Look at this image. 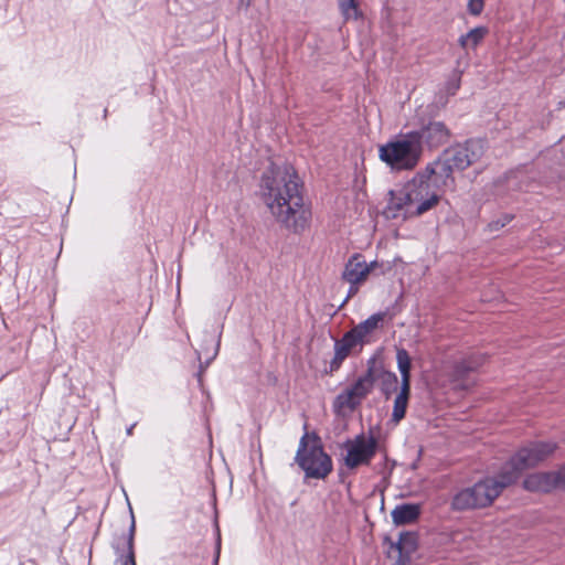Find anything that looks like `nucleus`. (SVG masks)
<instances>
[{"instance_id":"f257e3e1","label":"nucleus","mask_w":565,"mask_h":565,"mask_svg":"<svg viewBox=\"0 0 565 565\" xmlns=\"http://www.w3.org/2000/svg\"><path fill=\"white\" fill-rule=\"evenodd\" d=\"M259 194L275 220L287 228L300 232L309 225L311 211L292 167L273 164L262 177Z\"/></svg>"},{"instance_id":"f03ea898","label":"nucleus","mask_w":565,"mask_h":565,"mask_svg":"<svg viewBox=\"0 0 565 565\" xmlns=\"http://www.w3.org/2000/svg\"><path fill=\"white\" fill-rule=\"evenodd\" d=\"M557 448L553 441H534L521 448L502 468L498 478H487L457 492L451 500L456 511L490 505L502 490L513 483L523 470L547 459Z\"/></svg>"},{"instance_id":"7ed1b4c3","label":"nucleus","mask_w":565,"mask_h":565,"mask_svg":"<svg viewBox=\"0 0 565 565\" xmlns=\"http://www.w3.org/2000/svg\"><path fill=\"white\" fill-rule=\"evenodd\" d=\"M444 188L448 186L437 175L428 171L427 164L401 190L391 192L384 214L387 218L403 220L423 215L439 203V192Z\"/></svg>"},{"instance_id":"20e7f679","label":"nucleus","mask_w":565,"mask_h":565,"mask_svg":"<svg viewBox=\"0 0 565 565\" xmlns=\"http://www.w3.org/2000/svg\"><path fill=\"white\" fill-rule=\"evenodd\" d=\"M484 152L482 140H469L444 151L435 161L428 163V171L437 175L449 188L454 183L455 170H465L478 161Z\"/></svg>"},{"instance_id":"39448f33","label":"nucleus","mask_w":565,"mask_h":565,"mask_svg":"<svg viewBox=\"0 0 565 565\" xmlns=\"http://www.w3.org/2000/svg\"><path fill=\"white\" fill-rule=\"evenodd\" d=\"M423 153L420 137L406 132L379 147V157L393 170H411L417 166Z\"/></svg>"},{"instance_id":"423d86ee","label":"nucleus","mask_w":565,"mask_h":565,"mask_svg":"<svg viewBox=\"0 0 565 565\" xmlns=\"http://www.w3.org/2000/svg\"><path fill=\"white\" fill-rule=\"evenodd\" d=\"M296 460L308 478L323 479L332 470V460L316 435L306 434L301 438Z\"/></svg>"},{"instance_id":"0eeeda50","label":"nucleus","mask_w":565,"mask_h":565,"mask_svg":"<svg viewBox=\"0 0 565 565\" xmlns=\"http://www.w3.org/2000/svg\"><path fill=\"white\" fill-rule=\"evenodd\" d=\"M384 318L383 312L374 313L347 332L341 340L335 341L334 361L342 362L354 349L370 342L372 333L380 328Z\"/></svg>"},{"instance_id":"6e6552de","label":"nucleus","mask_w":565,"mask_h":565,"mask_svg":"<svg viewBox=\"0 0 565 565\" xmlns=\"http://www.w3.org/2000/svg\"><path fill=\"white\" fill-rule=\"evenodd\" d=\"M396 363L401 374V387L394 398L392 420L397 424L405 417L411 394L412 359L405 349H397Z\"/></svg>"},{"instance_id":"1a4fd4ad","label":"nucleus","mask_w":565,"mask_h":565,"mask_svg":"<svg viewBox=\"0 0 565 565\" xmlns=\"http://www.w3.org/2000/svg\"><path fill=\"white\" fill-rule=\"evenodd\" d=\"M374 377L370 370L335 397L333 403L334 411L339 414L354 411L372 391Z\"/></svg>"},{"instance_id":"9d476101","label":"nucleus","mask_w":565,"mask_h":565,"mask_svg":"<svg viewBox=\"0 0 565 565\" xmlns=\"http://www.w3.org/2000/svg\"><path fill=\"white\" fill-rule=\"evenodd\" d=\"M379 266L376 260L367 263L364 256L359 253L348 259L342 271V279L350 285L349 297L358 292L360 286L367 280L371 273L377 269Z\"/></svg>"},{"instance_id":"9b49d317","label":"nucleus","mask_w":565,"mask_h":565,"mask_svg":"<svg viewBox=\"0 0 565 565\" xmlns=\"http://www.w3.org/2000/svg\"><path fill=\"white\" fill-rule=\"evenodd\" d=\"M347 455L344 463L348 468L354 469L362 465H367L376 451V441L372 437L359 435L344 445Z\"/></svg>"},{"instance_id":"f8f14e48","label":"nucleus","mask_w":565,"mask_h":565,"mask_svg":"<svg viewBox=\"0 0 565 565\" xmlns=\"http://www.w3.org/2000/svg\"><path fill=\"white\" fill-rule=\"evenodd\" d=\"M529 491L550 492L557 487H565V466L558 471L535 472L524 479Z\"/></svg>"},{"instance_id":"ddd939ff","label":"nucleus","mask_w":565,"mask_h":565,"mask_svg":"<svg viewBox=\"0 0 565 565\" xmlns=\"http://www.w3.org/2000/svg\"><path fill=\"white\" fill-rule=\"evenodd\" d=\"M420 137V146L426 142L429 147H438L447 141L448 129L440 121H430L420 130H414Z\"/></svg>"},{"instance_id":"4468645a","label":"nucleus","mask_w":565,"mask_h":565,"mask_svg":"<svg viewBox=\"0 0 565 565\" xmlns=\"http://www.w3.org/2000/svg\"><path fill=\"white\" fill-rule=\"evenodd\" d=\"M129 505L130 514H131V524L129 527V534L127 540V547L126 550H122L118 552L115 565H137L136 564V557H135V531H136V522L135 516L132 513L131 505Z\"/></svg>"},{"instance_id":"2eb2a0df","label":"nucleus","mask_w":565,"mask_h":565,"mask_svg":"<svg viewBox=\"0 0 565 565\" xmlns=\"http://www.w3.org/2000/svg\"><path fill=\"white\" fill-rule=\"evenodd\" d=\"M420 509L417 504L397 505L392 511V520L395 524H408L414 522L419 515Z\"/></svg>"},{"instance_id":"dca6fc26","label":"nucleus","mask_w":565,"mask_h":565,"mask_svg":"<svg viewBox=\"0 0 565 565\" xmlns=\"http://www.w3.org/2000/svg\"><path fill=\"white\" fill-rule=\"evenodd\" d=\"M488 34V29L486 26H477L470 30L467 34H463L459 38V45L467 49H475L478 44L484 39Z\"/></svg>"},{"instance_id":"f3484780","label":"nucleus","mask_w":565,"mask_h":565,"mask_svg":"<svg viewBox=\"0 0 565 565\" xmlns=\"http://www.w3.org/2000/svg\"><path fill=\"white\" fill-rule=\"evenodd\" d=\"M398 379L393 372H382L380 384L383 394L388 397L397 388Z\"/></svg>"},{"instance_id":"a211bd4d","label":"nucleus","mask_w":565,"mask_h":565,"mask_svg":"<svg viewBox=\"0 0 565 565\" xmlns=\"http://www.w3.org/2000/svg\"><path fill=\"white\" fill-rule=\"evenodd\" d=\"M390 556L396 555L397 558L392 565H408L411 561L409 552L404 550V543L401 539L396 544H392L390 552Z\"/></svg>"},{"instance_id":"6ab92c4d","label":"nucleus","mask_w":565,"mask_h":565,"mask_svg":"<svg viewBox=\"0 0 565 565\" xmlns=\"http://www.w3.org/2000/svg\"><path fill=\"white\" fill-rule=\"evenodd\" d=\"M338 3L345 20L359 18V9L355 0H338Z\"/></svg>"},{"instance_id":"aec40b11","label":"nucleus","mask_w":565,"mask_h":565,"mask_svg":"<svg viewBox=\"0 0 565 565\" xmlns=\"http://www.w3.org/2000/svg\"><path fill=\"white\" fill-rule=\"evenodd\" d=\"M511 220H512L511 215L504 214L501 217H499L498 220L492 221L489 224V228H490V231H498V230L504 227L508 223H510Z\"/></svg>"},{"instance_id":"412c9836","label":"nucleus","mask_w":565,"mask_h":565,"mask_svg":"<svg viewBox=\"0 0 565 565\" xmlns=\"http://www.w3.org/2000/svg\"><path fill=\"white\" fill-rule=\"evenodd\" d=\"M484 7L483 0H469L468 2V11L472 15H479Z\"/></svg>"},{"instance_id":"4be33fe9","label":"nucleus","mask_w":565,"mask_h":565,"mask_svg":"<svg viewBox=\"0 0 565 565\" xmlns=\"http://www.w3.org/2000/svg\"><path fill=\"white\" fill-rule=\"evenodd\" d=\"M211 343L213 344V348L212 351L206 354L204 367L211 363V361L217 355L218 352V343H214L213 339H211Z\"/></svg>"},{"instance_id":"5701e85b","label":"nucleus","mask_w":565,"mask_h":565,"mask_svg":"<svg viewBox=\"0 0 565 565\" xmlns=\"http://www.w3.org/2000/svg\"><path fill=\"white\" fill-rule=\"evenodd\" d=\"M459 86H460V79H459V77H456L454 81H451L449 83L448 88H447L448 93L450 95H454L457 92V89L459 88Z\"/></svg>"},{"instance_id":"b1692460","label":"nucleus","mask_w":565,"mask_h":565,"mask_svg":"<svg viewBox=\"0 0 565 565\" xmlns=\"http://www.w3.org/2000/svg\"><path fill=\"white\" fill-rule=\"evenodd\" d=\"M478 365H479V363H478V362H475V361H471V362H463V363L460 365V370H461L462 372L472 371V370H475Z\"/></svg>"},{"instance_id":"393cba45","label":"nucleus","mask_w":565,"mask_h":565,"mask_svg":"<svg viewBox=\"0 0 565 565\" xmlns=\"http://www.w3.org/2000/svg\"><path fill=\"white\" fill-rule=\"evenodd\" d=\"M196 354H198V359H199V361L201 363V369H202L203 367V361H202L203 360V353H202V351H196Z\"/></svg>"},{"instance_id":"a878e982","label":"nucleus","mask_w":565,"mask_h":565,"mask_svg":"<svg viewBox=\"0 0 565 565\" xmlns=\"http://www.w3.org/2000/svg\"><path fill=\"white\" fill-rule=\"evenodd\" d=\"M218 557H220V543L217 544L216 556H215V559H214L215 565L217 564Z\"/></svg>"},{"instance_id":"bb28decb","label":"nucleus","mask_w":565,"mask_h":565,"mask_svg":"<svg viewBox=\"0 0 565 565\" xmlns=\"http://www.w3.org/2000/svg\"><path fill=\"white\" fill-rule=\"evenodd\" d=\"M135 425H131L129 428H127V435H131L134 430Z\"/></svg>"}]
</instances>
